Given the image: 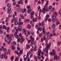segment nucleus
<instances>
[{
  "label": "nucleus",
  "mask_w": 61,
  "mask_h": 61,
  "mask_svg": "<svg viewBox=\"0 0 61 61\" xmlns=\"http://www.w3.org/2000/svg\"><path fill=\"white\" fill-rule=\"evenodd\" d=\"M13 36L14 35H13V34H10V37H9L8 38V40H12V39L11 37H12V36Z\"/></svg>",
  "instance_id": "obj_8"
},
{
  "label": "nucleus",
  "mask_w": 61,
  "mask_h": 61,
  "mask_svg": "<svg viewBox=\"0 0 61 61\" xmlns=\"http://www.w3.org/2000/svg\"><path fill=\"white\" fill-rule=\"evenodd\" d=\"M30 18L31 19H32L33 18V15H30Z\"/></svg>",
  "instance_id": "obj_57"
},
{
  "label": "nucleus",
  "mask_w": 61,
  "mask_h": 61,
  "mask_svg": "<svg viewBox=\"0 0 61 61\" xmlns=\"http://www.w3.org/2000/svg\"><path fill=\"white\" fill-rule=\"evenodd\" d=\"M4 58L5 59H7V56H4Z\"/></svg>",
  "instance_id": "obj_49"
},
{
  "label": "nucleus",
  "mask_w": 61,
  "mask_h": 61,
  "mask_svg": "<svg viewBox=\"0 0 61 61\" xmlns=\"http://www.w3.org/2000/svg\"><path fill=\"white\" fill-rule=\"evenodd\" d=\"M7 5L8 7H10V6H11V4L9 3Z\"/></svg>",
  "instance_id": "obj_37"
},
{
  "label": "nucleus",
  "mask_w": 61,
  "mask_h": 61,
  "mask_svg": "<svg viewBox=\"0 0 61 61\" xmlns=\"http://www.w3.org/2000/svg\"><path fill=\"white\" fill-rule=\"evenodd\" d=\"M13 5H16V2H14L13 3Z\"/></svg>",
  "instance_id": "obj_53"
},
{
  "label": "nucleus",
  "mask_w": 61,
  "mask_h": 61,
  "mask_svg": "<svg viewBox=\"0 0 61 61\" xmlns=\"http://www.w3.org/2000/svg\"><path fill=\"white\" fill-rule=\"evenodd\" d=\"M46 37H45V36H44L43 37V40H47V41L48 40H47V39H46ZM45 44H46V41H45Z\"/></svg>",
  "instance_id": "obj_38"
},
{
  "label": "nucleus",
  "mask_w": 61,
  "mask_h": 61,
  "mask_svg": "<svg viewBox=\"0 0 61 61\" xmlns=\"http://www.w3.org/2000/svg\"><path fill=\"white\" fill-rule=\"evenodd\" d=\"M11 40H9V41H8V45H9V44L11 43Z\"/></svg>",
  "instance_id": "obj_45"
},
{
  "label": "nucleus",
  "mask_w": 61,
  "mask_h": 61,
  "mask_svg": "<svg viewBox=\"0 0 61 61\" xmlns=\"http://www.w3.org/2000/svg\"><path fill=\"white\" fill-rule=\"evenodd\" d=\"M17 20V18H13V21L15 22V25H18V21Z\"/></svg>",
  "instance_id": "obj_5"
},
{
  "label": "nucleus",
  "mask_w": 61,
  "mask_h": 61,
  "mask_svg": "<svg viewBox=\"0 0 61 61\" xmlns=\"http://www.w3.org/2000/svg\"><path fill=\"white\" fill-rule=\"evenodd\" d=\"M30 38L32 41H33V42H34V38H32V36H30Z\"/></svg>",
  "instance_id": "obj_19"
},
{
  "label": "nucleus",
  "mask_w": 61,
  "mask_h": 61,
  "mask_svg": "<svg viewBox=\"0 0 61 61\" xmlns=\"http://www.w3.org/2000/svg\"><path fill=\"white\" fill-rule=\"evenodd\" d=\"M21 40H22V41L20 42L21 44H22L23 43V42H24V39L22 38H21Z\"/></svg>",
  "instance_id": "obj_27"
},
{
  "label": "nucleus",
  "mask_w": 61,
  "mask_h": 61,
  "mask_svg": "<svg viewBox=\"0 0 61 61\" xmlns=\"http://www.w3.org/2000/svg\"><path fill=\"white\" fill-rule=\"evenodd\" d=\"M22 51L20 50L19 52V56H21V54H22Z\"/></svg>",
  "instance_id": "obj_22"
},
{
  "label": "nucleus",
  "mask_w": 61,
  "mask_h": 61,
  "mask_svg": "<svg viewBox=\"0 0 61 61\" xmlns=\"http://www.w3.org/2000/svg\"><path fill=\"white\" fill-rule=\"evenodd\" d=\"M26 46L27 49H29V48H30V45H27V44L26 45Z\"/></svg>",
  "instance_id": "obj_21"
},
{
  "label": "nucleus",
  "mask_w": 61,
  "mask_h": 61,
  "mask_svg": "<svg viewBox=\"0 0 61 61\" xmlns=\"http://www.w3.org/2000/svg\"><path fill=\"white\" fill-rule=\"evenodd\" d=\"M35 14V12L33 11L30 14V15H34Z\"/></svg>",
  "instance_id": "obj_34"
},
{
  "label": "nucleus",
  "mask_w": 61,
  "mask_h": 61,
  "mask_svg": "<svg viewBox=\"0 0 61 61\" xmlns=\"http://www.w3.org/2000/svg\"><path fill=\"white\" fill-rule=\"evenodd\" d=\"M5 27H5V25H4L3 27L2 28L3 29H5Z\"/></svg>",
  "instance_id": "obj_51"
},
{
  "label": "nucleus",
  "mask_w": 61,
  "mask_h": 61,
  "mask_svg": "<svg viewBox=\"0 0 61 61\" xmlns=\"http://www.w3.org/2000/svg\"><path fill=\"white\" fill-rule=\"evenodd\" d=\"M38 11H39L40 9V6H38Z\"/></svg>",
  "instance_id": "obj_58"
},
{
  "label": "nucleus",
  "mask_w": 61,
  "mask_h": 61,
  "mask_svg": "<svg viewBox=\"0 0 61 61\" xmlns=\"http://www.w3.org/2000/svg\"><path fill=\"white\" fill-rule=\"evenodd\" d=\"M48 11V6L46 5L44 8L43 9V10L42 11V13L45 14L46 13V11Z\"/></svg>",
  "instance_id": "obj_4"
},
{
  "label": "nucleus",
  "mask_w": 61,
  "mask_h": 61,
  "mask_svg": "<svg viewBox=\"0 0 61 61\" xmlns=\"http://www.w3.org/2000/svg\"><path fill=\"white\" fill-rule=\"evenodd\" d=\"M59 28L60 29H61V24H60V25L59 26Z\"/></svg>",
  "instance_id": "obj_64"
},
{
  "label": "nucleus",
  "mask_w": 61,
  "mask_h": 61,
  "mask_svg": "<svg viewBox=\"0 0 61 61\" xmlns=\"http://www.w3.org/2000/svg\"><path fill=\"white\" fill-rule=\"evenodd\" d=\"M58 15V14L57 12H55L53 14V15H51V17H52V22L55 23L56 22V17Z\"/></svg>",
  "instance_id": "obj_3"
},
{
  "label": "nucleus",
  "mask_w": 61,
  "mask_h": 61,
  "mask_svg": "<svg viewBox=\"0 0 61 61\" xmlns=\"http://www.w3.org/2000/svg\"><path fill=\"white\" fill-rule=\"evenodd\" d=\"M56 25H58V24H60V22H59L58 21V19H57L56 20Z\"/></svg>",
  "instance_id": "obj_15"
},
{
  "label": "nucleus",
  "mask_w": 61,
  "mask_h": 61,
  "mask_svg": "<svg viewBox=\"0 0 61 61\" xmlns=\"http://www.w3.org/2000/svg\"><path fill=\"white\" fill-rule=\"evenodd\" d=\"M4 58V55L3 54H1L0 55V58Z\"/></svg>",
  "instance_id": "obj_30"
},
{
  "label": "nucleus",
  "mask_w": 61,
  "mask_h": 61,
  "mask_svg": "<svg viewBox=\"0 0 61 61\" xmlns=\"http://www.w3.org/2000/svg\"><path fill=\"white\" fill-rule=\"evenodd\" d=\"M39 16L38 17V20H40L41 19V17H40V13H39Z\"/></svg>",
  "instance_id": "obj_32"
},
{
  "label": "nucleus",
  "mask_w": 61,
  "mask_h": 61,
  "mask_svg": "<svg viewBox=\"0 0 61 61\" xmlns=\"http://www.w3.org/2000/svg\"><path fill=\"white\" fill-rule=\"evenodd\" d=\"M41 26H44V21H43L41 23Z\"/></svg>",
  "instance_id": "obj_39"
},
{
  "label": "nucleus",
  "mask_w": 61,
  "mask_h": 61,
  "mask_svg": "<svg viewBox=\"0 0 61 61\" xmlns=\"http://www.w3.org/2000/svg\"><path fill=\"white\" fill-rule=\"evenodd\" d=\"M19 37H20L21 38H23L24 37H22V34H21V33H20V34L19 36Z\"/></svg>",
  "instance_id": "obj_35"
},
{
  "label": "nucleus",
  "mask_w": 61,
  "mask_h": 61,
  "mask_svg": "<svg viewBox=\"0 0 61 61\" xmlns=\"http://www.w3.org/2000/svg\"><path fill=\"white\" fill-rule=\"evenodd\" d=\"M3 33V30H0V34H2Z\"/></svg>",
  "instance_id": "obj_47"
},
{
  "label": "nucleus",
  "mask_w": 61,
  "mask_h": 61,
  "mask_svg": "<svg viewBox=\"0 0 61 61\" xmlns=\"http://www.w3.org/2000/svg\"><path fill=\"white\" fill-rule=\"evenodd\" d=\"M24 16H22L21 17V19H24Z\"/></svg>",
  "instance_id": "obj_61"
},
{
  "label": "nucleus",
  "mask_w": 61,
  "mask_h": 61,
  "mask_svg": "<svg viewBox=\"0 0 61 61\" xmlns=\"http://www.w3.org/2000/svg\"><path fill=\"white\" fill-rule=\"evenodd\" d=\"M20 41H21V39L20 38H19L18 39L17 41H16V42L20 43Z\"/></svg>",
  "instance_id": "obj_18"
},
{
  "label": "nucleus",
  "mask_w": 61,
  "mask_h": 61,
  "mask_svg": "<svg viewBox=\"0 0 61 61\" xmlns=\"http://www.w3.org/2000/svg\"><path fill=\"white\" fill-rule=\"evenodd\" d=\"M3 51L4 52H6V51H7V49H6V48H4L3 49Z\"/></svg>",
  "instance_id": "obj_40"
},
{
  "label": "nucleus",
  "mask_w": 61,
  "mask_h": 61,
  "mask_svg": "<svg viewBox=\"0 0 61 61\" xmlns=\"http://www.w3.org/2000/svg\"><path fill=\"white\" fill-rule=\"evenodd\" d=\"M10 16H11V15H10L8 16V18H6V20H7V19H9V18H10Z\"/></svg>",
  "instance_id": "obj_43"
},
{
  "label": "nucleus",
  "mask_w": 61,
  "mask_h": 61,
  "mask_svg": "<svg viewBox=\"0 0 61 61\" xmlns=\"http://www.w3.org/2000/svg\"><path fill=\"white\" fill-rule=\"evenodd\" d=\"M17 60H19V58H18V57H17L16 58L15 61H17Z\"/></svg>",
  "instance_id": "obj_36"
},
{
  "label": "nucleus",
  "mask_w": 61,
  "mask_h": 61,
  "mask_svg": "<svg viewBox=\"0 0 61 61\" xmlns=\"http://www.w3.org/2000/svg\"><path fill=\"white\" fill-rule=\"evenodd\" d=\"M41 57H42V58L43 59H45V58H44V56L43 55H41Z\"/></svg>",
  "instance_id": "obj_50"
},
{
  "label": "nucleus",
  "mask_w": 61,
  "mask_h": 61,
  "mask_svg": "<svg viewBox=\"0 0 61 61\" xmlns=\"http://www.w3.org/2000/svg\"><path fill=\"white\" fill-rule=\"evenodd\" d=\"M47 40H46L45 41V46H47L46 48L43 50V51L44 52H46V54H47L48 53V50L49 49V45H48L47 43Z\"/></svg>",
  "instance_id": "obj_2"
},
{
  "label": "nucleus",
  "mask_w": 61,
  "mask_h": 61,
  "mask_svg": "<svg viewBox=\"0 0 61 61\" xmlns=\"http://www.w3.org/2000/svg\"><path fill=\"white\" fill-rule=\"evenodd\" d=\"M27 27L28 29H30L31 28V25L30 24H28Z\"/></svg>",
  "instance_id": "obj_28"
},
{
  "label": "nucleus",
  "mask_w": 61,
  "mask_h": 61,
  "mask_svg": "<svg viewBox=\"0 0 61 61\" xmlns=\"http://www.w3.org/2000/svg\"><path fill=\"white\" fill-rule=\"evenodd\" d=\"M41 50L40 49H39L38 51V52L41 53Z\"/></svg>",
  "instance_id": "obj_55"
},
{
  "label": "nucleus",
  "mask_w": 61,
  "mask_h": 61,
  "mask_svg": "<svg viewBox=\"0 0 61 61\" xmlns=\"http://www.w3.org/2000/svg\"><path fill=\"white\" fill-rule=\"evenodd\" d=\"M26 9L25 8L24 10V9H21V11L23 13H24L25 12H26Z\"/></svg>",
  "instance_id": "obj_12"
},
{
  "label": "nucleus",
  "mask_w": 61,
  "mask_h": 61,
  "mask_svg": "<svg viewBox=\"0 0 61 61\" xmlns=\"http://www.w3.org/2000/svg\"><path fill=\"white\" fill-rule=\"evenodd\" d=\"M14 56H12L11 57V61H13L14 60Z\"/></svg>",
  "instance_id": "obj_31"
},
{
  "label": "nucleus",
  "mask_w": 61,
  "mask_h": 61,
  "mask_svg": "<svg viewBox=\"0 0 61 61\" xmlns=\"http://www.w3.org/2000/svg\"><path fill=\"white\" fill-rule=\"evenodd\" d=\"M43 29L42 27H39L38 28V30H39V31H42Z\"/></svg>",
  "instance_id": "obj_14"
},
{
  "label": "nucleus",
  "mask_w": 61,
  "mask_h": 61,
  "mask_svg": "<svg viewBox=\"0 0 61 61\" xmlns=\"http://www.w3.org/2000/svg\"><path fill=\"white\" fill-rule=\"evenodd\" d=\"M30 51L31 52H33L34 51V50L33 49H30Z\"/></svg>",
  "instance_id": "obj_60"
},
{
  "label": "nucleus",
  "mask_w": 61,
  "mask_h": 61,
  "mask_svg": "<svg viewBox=\"0 0 61 61\" xmlns=\"http://www.w3.org/2000/svg\"><path fill=\"white\" fill-rule=\"evenodd\" d=\"M7 10L8 11H10L11 10V9L10 7H9V8H8Z\"/></svg>",
  "instance_id": "obj_44"
},
{
  "label": "nucleus",
  "mask_w": 61,
  "mask_h": 61,
  "mask_svg": "<svg viewBox=\"0 0 61 61\" xmlns=\"http://www.w3.org/2000/svg\"><path fill=\"white\" fill-rule=\"evenodd\" d=\"M7 13L8 14H10V11H7Z\"/></svg>",
  "instance_id": "obj_63"
},
{
  "label": "nucleus",
  "mask_w": 61,
  "mask_h": 61,
  "mask_svg": "<svg viewBox=\"0 0 61 61\" xmlns=\"http://www.w3.org/2000/svg\"><path fill=\"white\" fill-rule=\"evenodd\" d=\"M38 59H39V60H40L41 59V57H40V56H38Z\"/></svg>",
  "instance_id": "obj_59"
},
{
  "label": "nucleus",
  "mask_w": 61,
  "mask_h": 61,
  "mask_svg": "<svg viewBox=\"0 0 61 61\" xmlns=\"http://www.w3.org/2000/svg\"><path fill=\"white\" fill-rule=\"evenodd\" d=\"M47 38L48 39H50V37L48 35L47 36Z\"/></svg>",
  "instance_id": "obj_46"
},
{
  "label": "nucleus",
  "mask_w": 61,
  "mask_h": 61,
  "mask_svg": "<svg viewBox=\"0 0 61 61\" xmlns=\"http://www.w3.org/2000/svg\"><path fill=\"white\" fill-rule=\"evenodd\" d=\"M12 48H11V49L13 51L15 49V46L14 45L12 46Z\"/></svg>",
  "instance_id": "obj_16"
},
{
  "label": "nucleus",
  "mask_w": 61,
  "mask_h": 61,
  "mask_svg": "<svg viewBox=\"0 0 61 61\" xmlns=\"http://www.w3.org/2000/svg\"><path fill=\"white\" fill-rule=\"evenodd\" d=\"M45 27H43V35H45V33H46V31H45Z\"/></svg>",
  "instance_id": "obj_11"
},
{
  "label": "nucleus",
  "mask_w": 61,
  "mask_h": 61,
  "mask_svg": "<svg viewBox=\"0 0 61 61\" xmlns=\"http://www.w3.org/2000/svg\"><path fill=\"white\" fill-rule=\"evenodd\" d=\"M18 29H16V32L15 33L14 35V36H15V38H17L19 37L18 35H17V34H18V31H21L22 30L21 29H22V26L20 25H19L18 27Z\"/></svg>",
  "instance_id": "obj_1"
},
{
  "label": "nucleus",
  "mask_w": 61,
  "mask_h": 61,
  "mask_svg": "<svg viewBox=\"0 0 61 61\" xmlns=\"http://www.w3.org/2000/svg\"><path fill=\"white\" fill-rule=\"evenodd\" d=\"M46 18H45V20L46 22L47 21V20H48V19L49 17V15L47 14L46 15Z\"/></svg>",
  "instance_id": "obj_9"
},
{
  "label": "nucleus",
  "mask_w": 61,
  "mask_h": 61,
  "mask_svg": "<svg viewBox=\"0 0 61 61\" xmlns=\"http://www.w3.org/2000/svg\"><path fill=\"white\" fill-rule=\"evenodd\" d=\"M51 27L52 29H55V28L56 26L55 24H52L51 26Z\"/></svg>",
  "instance_id": "obj_13"
},
{
  "label": "nucleus",
  "mask_w": 61,
  "mask_h": 61,
  "mask_svg": "<svg viewBox=\"0 0 61 61\" xmlns=\"http://www.w3.org/2000/svg\"><path fill=\"white\" fill-rule=\"evenodd\" d=\"M26 8H27L28 10H30V9H31V7H30L29 5H27L26 7Z\"/></svg>",
  "instance_id": "obj_17"
},
{
  "label": "nucleus",
  "mask_w": 61,
  "mask_h": 61,
  "mask_svg": "<svg viewBox=\"0 0 61 61\" xmlns=\"http://www.w3.org/2000/svg\"><path fill=\"white\" fill-rule=\"evenodd\" d=\"M52 6H50L49 7V10H51V9H52Z\"/></svg>",
  "instance_id": "obj_48"
},
{
  "label": "nucleus",
  "mask_w": 61,
  "mask_h": 61,
  "mask_svg": "<svg viewBox=\"0 0 61 61\" xmlns=\"http://www.w3.org/2000/svg\"><path fill=\"white\" fill-rule=\"evenodd\" d=\"M57 44L58 46H59L60 45V42L59 41L57 43Z\"/></svg>",
  "instance_id": "obj_42"
},
{
  "label": "nucleus",
  "mask_w": 61,
  "mask_h": 61,
  "mask_svg": "<svg viewBox=\"0 0 61 61\" xmlns=\"http://www.w3.org/2000/svg\"><path fill=\"white\" fill-rule=\"evenodd\" d=\"M33 21L34 22H36V21H37V20L36 19V18H35H35H34L33 19Z\"/></svg>",
  "instance_id": "obj_26"
},
{
  "label": "nucleus",
  "mask_w": 61,
  "mask_h": 61,
  "mask_svg": "<svg viewBox=\"0 0 61 61\" xmlns=\"http://www.w3.org/2000/svg\"><path fill=\"white\" fill-rule=\"evenodd\" d=\"M24 21L25 22L26 21H27V22H30V21H29V20L28 19H25L24 20Z\"/></svg>",
  "instance_id": "obj_29"
},
{
  "label": "nucleus",
  "mask_w": 61,
  "mask_h": 61,
  "mask_svg": "<svg viewBox=\"0 0 61 61\" xmlns=\"http://www.w3.org/2000/svg\"><path fill=\"white\" fill-rule=\"evenodd\" d=\"M21 10V9L20 8H17V12H20Z\"/></svg>",
  "instance_id": "obj_23"
},
{
  "label": "nucleus",
  "mask_w": 61,
  "mask_h": 61,
  "mask_svg": "<svg viewBox=\"0 0 61 61\" xmlns=\"http://www.w3.org/2000/svg\"><path fill=\"white\" fill-rule=\"evenodd\" d=\"M28 55H29L28 53H27L26 55V57L27 58H28V57H29V56H28Z\"/></svg>",
  "instance_id": "obj_52"
},
{
  "label": "nucleus",
  "mask_w": 61,
  "mask_h": 61,
  "mask_svg": "<svg viewBox=\"0 0 61 61\" xmlns=\"http://www.w3.org/2000/svg\"><path fill=\"white\" fill-rule=\"evenodd\" d=\"M31 11H32V9H30V10H28L27 11V12L28 13H30L31 12Z\"/></svg>",
  "instance_id": "obj_24"
},
{
  "label": "nucleus",
  "mask_w": 61,
  "mask_h": 61,
  "mask_svg": "<svg viewBox=\"0 0 61 61\" xmlns=\"http://www.w3.org/2000/svg\"><path fill=\"white\" fill-rule=\"evenodd\" d=\"M49 47H50L51 46V43H49Z\"/></svg>",
  "instance_id": "obj_56"
},
{
  "label": "nucleus",
  "mask_w": 61,
  "mask_h": 61,
  "mask_svg": "<svg viewBox=\"0 0 61 61\" xmlns=\"http://www.w3.org/2000/svg\"><path fill=\"white\" fill-rule=\"evenodd\" d=\"M5 41L6 42H7L8 41V38L7 37H6L5 38Z\"/></svg>",
  "instance_id": "obj_25"
},
{
  "label": "nucleus",
  "mask_w": 61,
  "mask_h": 61,
  "mask_svg": "<svg viewBox=\"0 0 61 61\" xmlns=\"http://www.w3.org/2000/svg\"><path fill=\"white\" fill-rule=\"evenodd\" d=\"M27 32V31H26V30H25V29H23L22 33H24V35H26Z\"/></svg>",
  "instance_id": "obj_10"
},
{
  "label": "nucleus",
  "mask_w": 61,
  "mask_h": 61,
  "mask_svg": "<svg viewBox=\"0 0 61 61\" xmlns=\"http://www.w3.org/2000/svg\"><path fill=\"white\" fill-rule=\"evenodd\" d=\"M23 24V22H21V21H19L18 23V25H22Z\"/></svg>",
  "instance_id": "obj_20"
},
{
  "label": "nucleus",
  "mask_w": 61,
  "mask_h": 61,
  "mask_svg": "<svg viewBox=\"0 0 61 61\" xmlns=\"http://www.w3.org/2000/svg\"><path fill=\"white\" fill-rule=\"evenodd\" d=\"M13 46H15L16 45V42L15 41H14L13 42Z\"/></svg>",
  "instance_id": "obj_33"
},
{
  "label": "nucleus",
  "mask_w": 61,
  "mask_h": 61,
  "mask_svg": "<svg viewBox=\"0 0 61 61\" xmlns=\"http://www.w3.org/2000/svg\"><path fill=\"white\" fill-rule=\"evenodd\" d=\"M17 50L18 51H20V48L17 47Z\"/></svg>",
  "instance_id": "obj_62"
},
{
  "label": "nucleus",
  "mask_w": 61,
  "mask_h": 61,
  "mask_svg": "<svg viewBox=\"0 0 61 61\" xmlns=\"http://www.w3.org/2000/svg\"><path fill=\"white\" fill-rule=\"evenodd\" d=\"M60 57L59 56H58L57 55H56L54 57V60H58L59 59Z\"/></svg>",
  "instance_id": "obj_7"
},
{
  "label": "nucleus",
  "mask_w": 61,
  "mask_h": 61,
  "mask_svg": "<svg viewBox=\"0 0 61 61\" xmlns=\"http://www.w3.org/2000/svg\"><path fill=\"white\" fill-rule=\"evenodd\" d=\"M27 60V58H24V61H26Z\"/></svg>",
  "instance_id": "obj_54"
},
{
  "label": "nucleus",
  "mask_w": 61,
  "mask_h": 61,
  "mask_svg": "<svg viewBox=\"0 0 61 61\" xmlns=\"http://www.w3.org/2000/svg\"><path fill=\"white\" fill-rule=\"evenodd\" d=\"M52 51L53 53L52 52H50V54L51 55H53L54 56H55V55H56V51H55L54 49H53Z\"/></svg>",
  "instance_id": "obj_6"
},
{
  "label": "nucleus",
  "mask_w": 61,
  "mask_h": 61,
  "mask_svg": "<svg viewBox=\"0 0 61 61\" xmlns=\"http://www.w3.org/2000/svg\"><path fill=\"white\" fill-rule=\"evenodd\" d=\"M42 36V33H40L39 35V37H41Z\"/></svg>",
  "instance_id": "obj_41"
}]
</instances>
